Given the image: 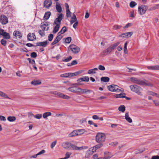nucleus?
<instances>
[{
	"label": "nucleus",
	"mask_w": 159,
	"mask_h": 159,
	"mask_svg": "<svg viewBox=\"0 0 159 159\" xmlns=\"http://www.w3.org/2000/svg\"><path fill=\"white\" fill-rule=\"evenodd\" d=\"M129 87L132 91L136 93L139 95H142L141 91L142 89L139 86L136 85H134L130 86Z\"/></svg>",
	"instance_id": "obj_4"
},
{
	"label": "nucleus",
	"mask_w": 159,
	"mask_h": 159,
	"mask_svg": "<svg viewBox=\"0 0 159 159\" xmlns=\"http://www.w3.org/2000/svg\"><path fill=\"white\" fill-rule=\"evenodd\" d=\"M113 50V49L110 46L109 47L107 48V49L104 50L103 52L105 55H107L110 53Z\"/></svg>",
	"instance_id": "obj_20"
},
{
	"label": "nucleus",
	"mask_w": 159,
	"mask_h": 159,
	"mask_svg": "<svg viewBox=\"0 0 159 159\" xmlns=\"http://www.w3.org/2000/svg\"><path fill=\"white\" fill-rule=\"evenodd\" d=\"M147 68L148 69L150 70H159V66H147Z\"/></svg>",
	"instance_id": "obj_22"
},
{
	"label": "nucleus",
	"mask_w": 159,
	"mask_h": 159,
	"mask_svg": "<svg viewBox=\"0 0 159 159\" xmlns=\"http://www.w3.org/2000/svg\"><path fill=\"white\" fill-rule=\"evenodd\" d=\"M52 4V2L51 0H45L43 3L44 7L47 8H48Z\"/></svg>",
	"instance_id": "obj_13"
},
{
	"label": "nucleus",
	"mask_w": 159,
	"mask_h": 159,
	"mask_svg": "<svg viewBox=\"0 0 159 159\" xmlns=\"http://www.w3.org/2000/svg\"><path fill=\"white\" fill-rule=\"evenodd\" d=\"M148 7L144 5L139 6L138 7V11L141 15H143L146 12Z\"/></svg>",
	"instance_id": "obj_6"
},
{
	"label": "nucleus",
	"mask_w": 159,
	"mask_h": 159,
	"mask_svg": "<svg viewBox=\"0 0 159 159\" xmlns=\"http://www.w3.org/2000/svg\"><path fill=\"white\" fill-rule=\"evenodd\" d=\"M122 26L121 25H116L114 26L113 27V29L117 30L118 29H120Z\"/></svg>",
	"instance_id": "obj_57"
},
{
	"label": "nucleus",
	"mask_w": 159,
	"mask_h": 159,
	"mask_svg": "<svg viewBox=\"0 0 159 159\" xmlns=\"http://www.w3.org/2000/svg\"><path fill=\"white\" fill-rule=\"evenodd\" d=\"M70 97L67 95L63 94L62 98L64 99H68L70 98Z\"/></svg>",
	"instance_id": "obj_59"
},
{
	"label": "nucleus",
	"mask_w": 159,
	"mask_h": 159,
	"mask_svg": "<svg viewBox=\"0 0 159 159\" xmlns=\"http://www.w3.org/2000/svg\"><path fill=\"white\" fill-rule=\"evenodd\" d=\"M78 135L77 132L76 130H73L72 132L69 134L68 136L69 137H75V136Z\"/></svg>",
	"instance_id": "obj_25"
},
{
	"label": "nucleus",
	"mask_w": 159,
	"mask_h": 159,
	"mask_svg": "<svg viewBox=\"0 0 159 159\" xmlns=\"http://www.w3.org/2000/svg\"><path fill=\"white\" fill-rule=\"evenodd\" d=\"M0 96L4 97L5 98H7L11 99V98L8 97L7 95L4 93L0 91Z\"/></svg>",
	"instance_id": "obj_36"
},
{
	"label": "nucleus",
	"mask_w": 159,
	"mask_h": 159,
	"mask_svg": "<svg viewBox=\"0 0 159 159\" xmlns=\"http://www.w3.org/2000/svg\"><path fill=\"white\" fill-rule=\"evenodd\" d=\"M119 88L120 87L115 84H112L107 86L108 89L111 92H117Z\"/></svg>",
	"instance_id": "obj_8"
},
{
	"label": "nucleus",
	"mask_w": 159,
	"mask_h": 159,
	"mask_svg": "<svg viewBox=\"0 0 159 159\" xmlns=\"http://www.w3.org/2000/svg\"><path fill=\"white\" fill-rule=\"evenodd\" d=\"M34 117L37 119H40L42 117V115L41 114H38L34 116Z\"/></svg>",
	"instance_id": "obj_48"
},
{
	"label": "nucleus",
	"mask_w": 159,
	"mask_h": 159,
	"mask_svg": "<svg viewBox=\"0 0 159 159\" xmlns=\"http://www.w3.org/2000/svg\"><path fill=\"white\" fill-rule=\"evenodd\" d=\"M78 21H76L75 22L74 24L73 25V27L75 29H76L77 28V26L78 24Z\"/></svg>",
	"instance_id": "obj_61"
},
{
	"label": "nucleus",
	"mask_w": 159,
	"mask_h": 159,
	"mask_svg": "<svg viewBox=\"0 0 159 159\" xmlns=\"http://www.w3.org/2000/svg\"><path fill=\"white\" fill-rule=\"evenodd\" d=\"M6 118L5 117L3 116H0V120L1 121H6Z\"/></svg>",
	"instance_id": "obj_55"
},
{
	"label": "nucleus",
	"mask_w": 159,
	"mask_h": 159,
	"mask_svg": "<svg viewBox=\"0 0 159 159\" xmlns=\"http://www.w3.org/2000/svg\"><path fill=\"white\" fill-rule=\"evenodd\" d=\"M7 120L10 122H13L15 120L16 118L15 116H8L7 118Z\"/></svg>",
	"instance_id": "obj_37"
},
{
	"label": "nucleus",
	"mask_w": 159,
	"mask_h": 159,
	"mask_svg": "<svg viewBox=\"0 0 159 159\" xmlns=\"http://www.w3.org/2000/svg\"><path fill=\"white\" fill-rule=\"evenodd\" d=\"M96 151V149L94 148V146L90 148L89 150L88 151L89 152V154L90 155H92L94 152H95Z\"/></svg>",
	"instance_id": "obj_29"
},
{
	"label": "nucleus",
	"mask_w": 159,
	"mask_h": 159,
	"mask_svg": "<svg viewBox=\"0 0 159 159\" xmlns=\"http://www.w3.org/2000/svg\"><path fill=\"white\" fill-rule=\"evenodd\" d=\"M51 93H52L56 96H57L58 97L61 98H62L64 94L58 92L57 91L52 92Z\"/></svg>",
	"instance_id": "obj_21"
},
{
	"label": "nucleus",
	"mask_w": 159,
	"mask_h": 159,
	"mask_svg": "<svg viewBox=\"0 0 159 159\" xmlns=\"http://www.w3.org/2000/svg\"><path fill=\"white\" fill-rule=\"evenodd\" d=\"M72 57L71 56H70L69 57H68L64 59H63L62 60V61L63 62H68L70 61L72 59Z\"/></svg>",
	"instance_id": "obj_46"
},
{
	"label": "nucleus",
	"mask_w": 159,
	"mask_h": 159,
	"mask_svg": "<svg viewBox=\"0 0 159 159\" xmlns=\"http://www.w3.org/2000/svg\"><path fill=\"white\" fill-rule=\"evenodd\" d=\"M153 101L156 106H159V102L158 101L153 100Z\"/></svg>",
	"instance_id": "obj_62"
},
{
	"label": "nucleus",
	"mask_w": 159,
	"mask_h": 159,
	"mask_svg": "<svg viewBox=\"0 0 159 159\" xmlns=\"http://www.w3.org/2000/svg\"><path fill=\"white\" fill-rule=\"evenodd\" d=\"M69 47L72 52L75 54L78 53L80 51V48L79 47L74 44L70 45Z\"/></svg>",
	"instance_id": "obj_7"
},
{
	"label": "nucleus",
	"mask_w": 159,
	"mask_h": 159,
	"mask_svg": "<svg viewBox=\"0 0 159 159\" xmlns=\"http://www.w3.org/2000/svg\"><path fill=\"white\" fill-rule=\"evenodd\" d=\"M79 91L80 92H81L82 93H90L92 92H93V91L89 89H82L79 88Z\"/></svg>",
	"instance_id": "obj_16"
},
{
	"label": "nucleus",
	"mask_w": 159,
	"mask_h": 159,
	"mask_svg": "<svg viewBox=\"0 0 159 159\" xmlns=\"http://www.w3.org/2000/svg\"><path fill=\"white\" fill-rule=\"evenodd\" d=\"M66 31V26H64L61 29V30L57 34L59 36H61V34H63Z\"/></svg>",
	"instance_id": "obj_28"
},
{
	"label": "nucleus",
	"mask_w": 159,
	"mask_h": 159,
	"mask_svg": "<svg viewBox=\"0 0 159 159\" xmlns=\"http://www.w3.org/2000/svg\"><path fill=\"white\" fill-rule=\"evenodd\" d=\"M79 88L77 86H72L69 87L68 90L73 93H79Z\"/></svg>",
	"instance_id": "obj_12"
},
{
	"label": "nucleus",
	"mask_w": 159,
	"mask_h": 159,
	"mask_svg": "<svg viewBox=\"0 0 159 159\" xmlns=\"http://www.w3.org/2000/svg\"><path fill=\"white\" fill-rule=\"evenodd\" d=\"M0 22L3 25H5L8 22V18L6 16L3 15L0 16Z\"/></svg>",
	"instance_id": "obj_10"
},
{
	"label": "nucleus",
	"mask_w": 159,
	"mask_h": 159,
	"mask_svg": "<svg viewBox=\"0 0 159 159\" xmlns=\"http://www.w3.org/2000/svg\"><path fill=\"white\" fill-rule=\"evenodd\" d=\"M105 135L103 133H98L96 136V141L99 143H102L105 140Z\"/></svg>",
	"instance_id": "obj_3"
},
{
	"label": "nucleus",
	"mask_w": 159,
	"mask_h": 159,
	"mask_svg": "<svg viewBox=\"0 0 159 159\" xmlns=\"http://www.w3.org/2000/svg\"><path fill=\"white\" fill-rule=\"evenodd\" d=\"M81 72L80 71H78L74 73H68V77L70 78L72 77H73L74 76H76L78 75L81 73Z\"/></svg>",
	"instance_id": "obj_18"
},
{
	"label": "nucleus",
	"mask_w": 159,
	"mask_h": 159,
	"mask_svg": "<svg viewBox=\"0 0 159 159\" xmlns=\"http://www.w3.org/2000/svg\"><path fill=\"white\" fill-rule=\"evenodd\" d=\"M62 38V36H59L58 35L54 41L51 43V45H53L57 43Z\"/></svg>",
	"instance_id": "obj_15"
},
{
	"label": "nucleus",
	"mask_w": 159,
	"mask_h": 159,
	"mask_svg": "<svg viewBox=\"0 0 159 159\" xmlns=\"http://www.w3.org/2000/svg\"><path fill=\"white\" fill-rule=\"evenodd\" d=\"M158 8H159V4H157L155 5L154 6L152 7L151 9L152 10H155Z\"/></svg>",
	"instance_id": "obj_49"
},
{
	"label": "nucleus",
	"mask_w": 159,
	"mask_h": 159,
	"mask_svg": "<svg viewBox=\"0 0 159 159\" xmlns=\"http://www.w3.org/2000/svg\"><path fill=\"white\" fill-rule=\"evenodd\" d=\"M48 42L47 41L44 42H38L36 43L37 46H42L43 47H46L47 44Z\"/></svg>",
	"instance_id": "obj_17"
},
{
	"label": "nucleus",
	"mask_w": 159,
	"mask_h": 159,
	"mask_svg": "<svg viewBox=\"0 0 159 159\" xmlns=\"http://www.w3.org/2000/svg\"><path fill=\"white\" fill-rule=\"evenodd\" d=\"M58 3L56 2V7L57 11L59 12H60L62 11L61 7L59 4H57Z\"/></svg>",
	"instance_id": "obj_30"
},
{
	"label": "nucleus",
	"mask_w": 159,
	"mask_h": 159,
	"mask_svg": "<svg viewBox=\"0 0 159 159\" xmlns=\"http://www.w3.org/2000/svg\"><path fill=\"white\" fill-rule=\"evenodd\" d=\"M89 80V78L88 76H85L83 77L82 78H81L78 79L77 80L78 82L77 83L72 84L71 85H82L83 84L82 83H80L82 81L84 82H88Z\"/></svg>",
	"instance_id": "obj_5"
},
{
	"label": "nucleus",
	"mask_w": 159,
	"mask_h": 159,
	"mask_svg": "<svg viewBox=\"0 0 159 159\" xmlns=\"http://www.w3.org/2000/svg\"><path fill=\"white\" fill-rule=\"evenodd\" d=\"M126 38H129L133 34L132 32L125 33Z\"/></svg>",
	"instance_id": "obj_44"
},
{
	"label": "nucleus",
	"mask_w": 159,
	"mask_h": 159,
	"mask_svg": "<svg viewBox=\"0 0 159 159\" xmlns=\"http://www.w3.org/2000/svg\"><path fill=\"white\" fill-rule=\"evenodd\" d=\"M27 60L32 65H35V62L34 60L31 59L30 58H28Z\"/></svg>",
	"instance_id": "obj_43"
},
{
	"label": "nucleus",
	"mask_w": 159,
	"mask_h": 159,
	"mask_svg": "<svg viewBox=\"0 0 159 159\" xmlns=\"http://www.w3.org/2000/svg\"><path fill=\"white\" fill-rule=\"evenodd\" d=\"M151 159H159V156L158 155L153 156Z\"/></svg>",
	"instance_id": "obj_64"
},
{
	"label": "nucleus",
	"mask_w": 159,
	"mask_h": 159,
	"mask_svg": "<svg viewBox=\"0 0 159 159\" xmlns=\"http://www.w3.org/2000/svg\"><path fill=\"white\" fill-rule=\"evenodd\" d=\"M78 135H81L84 133V129H80L76 130Z\"/></svg>",
	"instance_id": "obj_42"
},
{
	"label": "nucleus",
	"mask_w": 159,
	"mask_h": 159,
	"mask_svg": "<svg viewBox=\"0 0 159 159\" xmlns=\"http://www.w3.org/2000/svg\"><path fill=\"white\" fill-rule=\"evenodd\" d=\"M30 56L32 57L35 58L37 56V54L35 52H33L31 53Z\"/></svg>",
	"instance_id": "obj_54"
},
{
	"label": "nucleus",
	"mask_w": 159,
	"mask_h": 159,
	"mask_svg": "<svg viewBox=\"0 0 159 159\" xmlns=\"http://www.w3.org/2000/svg\"><path fill=\"white\" fill-rule=\"evenodd\" d=\"M102 146V144L100 143L99 144L95 146H94V148L96 149V150H97L98 148H100Z\"/></svg>",
	"instance_id": "obj_51"
},
{
	"label": "nucleus",
	"mask_w": 159,
	"mask_h": 159,
	"mask_svg": "<svg viewBox=\"0 0 159 159\" xmlns=\"http://www.w3.org/2000/svg\"><path fill=\"white\" fill-rule=\"evenodd\" d=\"M132 25V24L130 23H127L126 25L123 27L124 29H125L128 28L129 27Z\"/></svg>",
	"instance_id": "obj_63"
},
{
	"label": "nucleus",
	"mask_w": 159,
	"mask_h": 159,
	"mask_svg": "<svg viewBox=\"0 0 159 159\" xmlns=\"http://www.w3.org/2000/svg\"><path fill=\"white\" fill-rule=\"evenodd\" d=\"M44 30H40L39 31L38 33L41 36L43 37L45 35V33Z\"/></svg>",
	"instance_id": "obj_40"
},
{
	"label": "nucleus",
	"mask_w": 159,
	"mask_h": 159,
	"mask_svg": "<svg viewBox=\"0 0 159 159\" xmlns=\"http://www.w3.org/2000/svg\"><path fill=\"white\" fill-rule=\"evenodd\" d=\"M137 3L134 1H131L129 4V6L133 8L136 5Z\"/></svg>",
	"instance_id": "obj_38"
},
{
	"label": "nucleus",
	"mask_w": 159,
	"mask_h": 159,
	"mask_svg": "<svg viewBox=\"0 0 159 159\" xmlns=\"http://www.w3.org/2000/svg\"><path fill=\"white\" fill-rule=\"evenodd\" d=\"M96 73L95 71L93 70V69H91L89 70L88 71V73L89 74H95Z\"/></svg>",
	"instance_id": "obj_47"
},
{
	"label": "nucleus",
	"mask_w": 159,
	"mask_h": 159,
	"mask_svg": "<svg viewBox=\"0 0 159 159\" xmlns=\"http://www.w3.org/2000/svg\"><path fill=\"white\" fill-rule=\"evenodd\" d=\"M13 35L18 38H20L22 36V34L19 31H14L13 33Z\"/></svg>",
	"instance_id": "obj_26"
},
{
	"label": "nucleus",
	"mask_w": 159,
	"mask_h": 159,
	"mask_svg": "<svg viewBox=\"0 0 159 159\" xmlns=\"http://www.w3.org/2000/svg\"><path fill=\"white\" fill-rule=\"evenodd\" d=\"M150 94L153 96H156L157 98H159V94H157L152 92H150Z\"/></svg>",
	"instance_id": "obj_39"
},
{
	"label": "nucleus",
	"mask_w": 159,
	"mask_h": 159,
	"mask_svg": "<svg viewBox=\"0 0 159 159\" xmlns=\"http://www.w3.org/2000/svg\"><path fill=\"white\" fill-rule=\"evenodd\" d=\"M125 118L128 122L130 123H131L132 121L131 119L129 116V113L128 112H126L125 114Z\"/></svg>",
	"instance_id": "obj_27"
},
{
	"label": "nucleus",
	"mask_w": 159,
	"mask_h": 159,
	"mask_svg": "<svg viewBox=\"0 0 159 159\" xmlns=\"http://www.w3.org/2000/svg\"><path fill=\"white\" fill-rule=\"evenodd\" d=\"M52 115V113L50 112H45L43 114V117L45 119L48 116H51Z\"/></svg>",
	"instance_id": "obj_35"
},
{
	"label": "nucleus",
	"mask_w": 159,
	"mask_h": 159,
	"mask_svg": "<svg viewBox=\"0 0 159 159\" xmlns=\"http://www.w3.org/2000/svg\"><path fill=\"white\" fill-rule=\"evenodd\" d=\"M104 154V158H105V159H110L112 156L111 153L108 152H105Z\"/></svg>",
	"instance_id": "obj_24"
},
{
	"label": "nucleus",
	"mask_w": 159,
	"mask_h": 159,
	"mask_svg": "<svg viewBox=\"0 0 159 159\" xmlns=\"http://www.w3.org/2000/svg\"><path fill=\"white\" fill-rule=\"evenodd\" d=\"M109 80V78L107 77H102L101 78V81L104 82H108Z\"/></svg>",
	"instance_id": "obj_31"
},
{
	"label": "nucleus",
	"mask_w": 159,
	"mask_h": 159,
	"mask_svg": "<svg viewBox=\"0 0 159 159\" xmlns=\"http://www.w3.org/2000/svg\"><path fill=\"white\" fill-rule=\"evenodd\" d=\"M4 37V38L6 39H9L10 38V37L9 33L4 32L2 35Z\"/></svg>",
	"instance_id": "obj_32"
},
{
	"label": "nucleus",
	"mask_w": 159,
	"mask_h": 159,
	"mask_svg": "<svg viewBox=\"0 0 159 159\" xmlns=\"http://www.w3.org/2000/svg\"><path fill=\"white\" fill-rule=\"evenodd\" d=\"M131 80L133 82L141 85H151V84L145 80H141L135 77H131Z\"/></svg>",
	"instance_id": "obj_2"
},
{
	"label": "nucleus",
	"mask_w": 159,
	"mask_h": 159,
	"mask_svg": "<svg viewBox=\"0 0 159 159\" xmlns=\"http://www.w3.org/2000/svg\"><path fill=\"white\" fill-rule=\"evenodd\" d=\"M34 38H36V37L34 33H30L27 35L28 39L29 41H33Z\"/></svg>",
	"instance_id": "obj_19"
},
{
	"label": "nucleus",
	"mask_w": 159,
	"mask_h": 159,
	"mask_svg": "<svg viewBox=\"0 0 159 159\" xmlns=\"http://www.w3.org/2000/svg\"><path fill=\"white\" fill-rule=\"evenodd\" d=\"M1 44L3 46H5L6 45L7 42L4 39H2L1 40Z\"/></svg>",
	"instance_id": "obj_56"
},
{
	"label": "nucleus",
	"mask_w": 159,
	"mask_h": 159,
	"mask_svg": "<svg viewBox=\"0 0 159 159\" xmlns=\"http://www.w3.org/2000/svg\"><path fill=\"white\" fill-rule=\"evenodd\" d=\"M72 154L71 152H67L65 154V157H64L65 159H67L69 158L70 155Z\"/></svg>",
	"instance_id": "obj_45"
},
{
	"label": "nucleus",
	"mask_w": 159,
	"mask_h": 159,
	"mask_svg": "<svg viewBox=\"0 0 159 159\" xmlns=\"http://www.w3.org/2000/svg\"><path fill=\"white\" fill-rule=\"evenodd\" d=\"M98 68L100 70L102 71L104 70L105 69V67L102 65H99Z\"/></svg>",
	"instance_id": "obj_52"
},
{
	"label": "nucleus",
	"mask_w": 159,
	"mask_h": 159,
	"mask_svg": "<svg viewBox=\"0 0 159 159\" xmlns=\"http://www.w3.org/2000/svg\"><path fill=\"white\" fill-rule=\"evenodd\" d=\"M51 15V13L50 11L46 12L44 15L43 19L44 20H48Z\"/></svg>",
	"instance_id": "obj_23"
},
{
	"label": "nucleus",
	"mask_w": 159,
	"mask_h": 159,
	"mask_svg": "<svg viewBox=\"0 0 159 159\" xmlns=\"http://www.w3.org/2000/svg\"><path fill=\"white\" fill-rule=\"evenodd\" d=\"M53 38V35L52 34H50L48 36V40L49 41H51L52 40Z\"/></svg>",
	"instance_id": "obj_50"
},
{
	"label": "nucleus",
	"mask_w": 159,
	"mask_h": 159,
	"mask_svg": "<svg viewBox=\"0 0 159 159\" xmlns=\"http://www.w3.org/2000/svg\"><path fill=\"white\" fill-rule=\"evenodd\" d=\"M57 143V141H55L53 142H52L51 145V148H53L56 145Z\"/></svg>",
	"instance_id": "obj_58"
},
{
	"label": "nucleus",
	"mask_w": 159,
	"mask_h": 159,
	"mask_svg": "<svg viewBox=\"0 0 159 159\" xmlns=\"http://www.w3.org/2000/svg\"><path fill=\"white\" fill-rule=\"evenodd\" d=\"M66 16L68 17H70L71 16V13L70 11V10L68 11H66Z\"/></svg>",
	"instance_id": "obj_53"
},
{
	"label": "nucleus",
	"mask_w": 159,
	"mask_h": 159,
	"mask_svg": "<svg viewBox=\"0 0 159 159\" xmlns=\"http://www.w3.org/2000/svg\"><path fill=\"white\" fill-rule=\"evenodd\" d=\"M71 40V38L70 37H69L66 38L65 39V42L66 43H69Z\"/></svg>",
	"instance_id": "obj_41"
},
{
	"label": "nucleus",
	"mask_w": 159,
	"mask_h": 159,
	"mask_svg": "<svg viewBox=\"0 0 159 159\" xmlns=\"http://www.w3.org/2000/svg\"><path fill=\"white\" fill-rule=\"evenodd\" d=\"M70 143L69 142H65L63 143L62 144V147L66 149H70Z\"/></svg>",
	"instance_id": "obj_14"
},
{
	"label": "nucleus",
	"mask_w": 159,
	"mask_h": 159,
	"mask_svg": "<svg viewBox=\"0 0 159 159\" xmlns=\"http://www.w3.org/2000/svg\"><path fill=\"white\" fill-rule=\"evenodd\" d=\"M118 110L122 112H124L125 110V106L124 105L120 106L118 108Z\"/></svg>",
	"instance_id": "obj_33"
},
{
	"label": "nucleus",
	"mask_w": 159,
	"mask_h": 159,
	"mask_svg": "<svg viewBox=\"0 0 159 159\" xmlns=\"http://www.w3.org/2000/svg\"><path fill=\"white\" fill-rule=\"evenodd\" d=\"M71 20H74L76 21H77L76 16L74 13L73 14V16L71 18Z\"/></svg>",
	"instance_id": "obj_60"
},
{
	"label": "nucleus",
	"mask_w": 159,
	"mask_h": 159,
	"mask_svg": "<svg viewBox=\"0 0 159 159\" xmlns=\"http://www.w3.org/2000/svg\"><path fill=\"white\" fill-rule=\"evenodd\" d=\"M84 148L83 147H78L75 145L70 143V149L74 150H80L83 149Z\"/></svg>",
	"instance_id": "obj_11"
},
{
	"label": "nucleus",
	"mask_w": 159,
	"mask_h": 159,
	"mask_svg": "<svg viewBox=\"0 0 159 159\" xmlns=\"http://www.w3.org/2000/svg\"><path fill=\"white\" fill-rule=\"evenodd\" d=\"M63 14L62 13H60L58 14L57 17L55 20L54 24L56 25L54 27L53 30V33L54 34L56 33L59 30L61 21L63 18Z\"/></svg>",
	"instance_id": "obj_1"
},
{
	"label": "nucleus",
	"mask_w": 159,
	"mask_h": 159,
	"mask_svg": "<svg viewBox=\"0 0 159 159\" xmlns=\"http://www.w3.org/2000/svg\"><path fill=\"white\" fill-rule=\"evenodd\" d=\"M31 83L32 84L34 85H38L41 84V82L39 80H34L31 82Z\"/></svg>",
	"instance_id": "obj_34"
},
{
	"label": "nucleus",
	"mask_w": 159,
	"mask_h": 159,
	"mask_svg": "<svg viewBox=\"0 0 159 159\" xmlns=\"http://www.w3.org/2000/svg\"><path fill=\"white\" fill-rule=\"evenodd\" d=\"M41 27L43 30H48L49 28V24L48 22L42 23L41 25Z\"/></svg>",
	"instance_id": "obj_9"
}]
</instances>
